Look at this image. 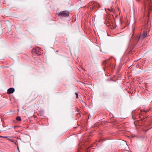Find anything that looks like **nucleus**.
Returning <instances> with one entry per match:
<instances>
[{"label":"nucleus","instance_id":"obj_4","mask_svg":"<svg viewBox=\"0 0 152 152\" xmlns=\"http://www.w3.org/2000/svg\"><path fill=\"white\" fill-rule=\"evenodd\" d=\"M15 91V89L13 88H9L7 91L8 94H11L13 93Z\"/></svg>","mask_w":152,"mask_h":152},{"label":"nucleus","instance_id":"obj_2","mask_svg":"<svg viewBox=\"0 0 152 152\" xmlns=\"http://www.w3.org/2000/svg\"><path fill=\"white\" fill-rule=\"evenodd\" d=\"M58 15L60 16L67 17L69 16V13L67 11H64L60 12V13L58 14Z\"/></svg>","mask_w":152,"mask_h":152},{"label":"nucleus","instance_id":"obj_7","mask_svg":"<svg viewBox=\"0 0 152 152\" xmlns=\"http://www.w3.org/2000/svg\"><path fill=\"white\" fill-rule=\"evenodd\" d=\"M36 54H37L38 55H41V53H40V50L39 51H38V52L36 53Z\"/></svg>","mask_w":152,"mask_h":152},{"label":"nucleus","instance_id":"obj_8","mask_svg":"<svg viewBox=\"0 0 152 152\" xmlns=\"http://www.w3.org/2000/svg\"><path fill=\"white\" fill-rule=\"evenodd\" d=\"M75 94L76 95V98H77L78 97V94L77 93H75Z\"/></svg>","mask_w":152,"mask_h":152},{"label":"nucleus","instance_id":"obj_1","mask_svg":"<svg viewBox=\"0 0 152 152\" xmlns=\"http://www.w3.org/2000/svg\"><path fill=\"white\" fill-rule=\"evenodd\" d=\"M147 29L146 27L142 29L139 37H137L136 38L132 46L131 49H133L137 43H141L144 38L147 37Z\"/></svg>","mask_w":152,"mask_h":152},{"label":"nucleus","instance_id":"obj_10","mask_svg":"<svg viewBox=\"0 0 152 152\" xmlns=\"http://www.w3.org/2000/svg\"><path fill=\"white\" fill-rule=\"evenodd\" d=\"M0 137H2V136H0Z\"/></svg>","mask_w":152,"mask_h":152},{"label":"nucleus","instance_id":"obj_9","mask_svg":"<svg viewBox=\"0 0 152 152\" xmlns=\"http://www.w3.org/2000/svg\"><path fill=\"white\" fill-rule=\"evenodd\" d=\"M148 111V110H144V111L145 112H147Z\"/></svg>","mask_w":152,"mask_h":152},{"label":"nucleus","instance_id":"obj_6","mask_svg":"<svg viewBox=\"0 0 152 152\" xmlns=\"http://www.w3.org/2000/svg\"><path fill=\"white\" fill-rule=\"evenodd\" d=\"M16 119L17 121H20L21 120V118L20 116H17L16 118Z\"/></svg>","mask_w":152,"mask_h":152},{"label":"nucleus","instance_id":"obj_5","mask_svg":"<svg viewBox=\"0 0 152 152\" xmlns=\"http://www.w3.org/2000/svg\"><path fill=\"white\" fill-rule=\"evenodd\" d=\"M39 50H40V49L38 47H37L34 48L33 50V52L36 53L38 52V51H39Z\"/></svg>","mask_w":152,"mask_h":152},{"label":"nucleus","instance_id":"obj_11","mask_svg":"<svg viewBox=\"0 0 152 152\" xmlns=\"http://www.w3.org/2000/svg\"><path fill=\"white\" fill-rule=\"evenodd\" d=\"M17 148L19 150V148H18V147H17Z\"/></svg>","mask_w":152,"mask_h":152},{"label":"nucleus","instance_id":"obj_3","mask_svg":"<svg viewBox=\"0 0 152 152\" xmlns=\"http://www.w3.org/2000/svg\"><path fill=\"white\" fill-rule=\"evenodd\" d=\"M146 1V2H144L145 6L146 8L147 7L149 9H150V7L151 6V5L150 4L152 3V1L151 0H145Z\"/></svg>","mask_w":152,"mask_h":152}]
</instances>
